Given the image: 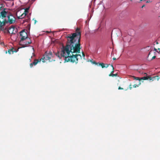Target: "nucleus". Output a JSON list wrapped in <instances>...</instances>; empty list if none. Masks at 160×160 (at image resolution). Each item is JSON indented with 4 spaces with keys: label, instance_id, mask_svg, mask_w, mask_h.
I'll list each match as a JSON object with an SVG mask.
<instances>
[{
    "label": "nucleus",
    "instance_id": "6ab92c4d",
    "mask_svg": "<svg viewBox=\"0 0 160 160\" xmlns=\"http://www.w3.org/2000/svg\"><path fill=\"white\" fill-rule=\"evenodd\" d=\"M156 43L157 44H158V42L157 41H155Z\"/></svg>",
    "mask_w": 160,
    "mask_h": 160
},
{
    "label": "nucleus",
    "instance_id": "f257e3e1",
    "mask_svg": "<svg viewBox=\"0 0 160 160\" xmlns=\"http://www.w3.org/2000/svg\"><path fill=\"white\" fill-rule=\"evenodd\" d=\"M79 31L80 28H78L75 32L68 34L66 37L67 39L66 45L62 47L60 53L58 52L56 53V56L59 58L62 57L64 58L65 62L70 61L76 64L78 63L79 60L82 58L85 59L84 52H82V56L80 54L81 33Z\"/></svg>",
    "mask_w": 160,
    "mask_h": 160
},
{
    "label": "nucleus",
    "instance_id": "c756f323",
    "mask_svg": "<svg viewBox=\"0 0 160 160\" xmlns=\"http://www.w3.org/2000/svg\"><path fill=\"white\" fill-rule=\"evenodd\" d=\"M132 0H130V1H132Z\"/></svg>",
    "mask_w": 160,
    "mask_h": 160
},
{
    "label": "nucleus",
    "instance_id": "dca6fc26",
    "mask_svg": "<svg viewBox=\"0 0 160 160\" xmlns=\"http://www.w3.org/2000/svg\"><path fill=\"white\" fill-rule=\"evenodd\" d=\"M118 89L120 90V89H121V90H122V89H123V88H121V87H119L118 88Z\"/></svg>",
    "mask_w": 160,
    "mask_h": 160
},
{
    "label": "nucleus",
    "instance_id": "f8f14e48",
    "mask_svg": "<svg viewBox=\"0 0 160 160\" xmlns=\"http://www.w3.org/2000/svg\"><path fill=\"white\" fill-rule=\"evenodd\" d=\"M106 65H107V66H105L104 64L103 63H99V66H101V67H102V68H104L105 67L107 68L108 66V65L106 64Z\"/></svg>",
    "mask_w": 160,
    "mask_h": 160
},
{
    "label": "nucleus",
    "instance_id": "a211bd4d",
    "mask_svg": "<svg viewBox=\"0 0 160 160\" xmlns=\"http://www.w3.org/2000/svg\"><path fill=\"white\" fill-rule=\"evenodd\" d=\"M151 54V52H149V53L148 54V58L149 57V56H150Z\"/></svg>",
    "mask_w": 160,
    "mask_h": 160
},
{
    "label": "nucleus",
    "instance_id": "4be33fe9",
    "mask_svg": "<svg viewBox=\"0 0 160 160\" xmlns=\"http://www.w3.org/2000/svg\"><path fill=\"white\" fill-rule=\"evenodd\" d=\"M145 0H140V2L141 1H145Z\"/></svg>",
    "mask_w": 160,
    "mask_h": 160
},
{
    "label": "nucleus",
    "instance_id": "5701e85b",
    "mask_svg": "<svg viewBox=\"0 0 160 160\" xmlns=\"http://www.w3.org/2000/svg\"><path fill=\"white\" fill-rule=\"evenodd\" d=\"M154 50H155L157 52V49H156V48H154Z\"/></svg>",
    "mask_w": 160,
    "mask_h": 160
},
{
    "label": "nucleus",
    "instance_id": "cd10ccee",
    "mask_svg": "<svg viewBox=\"0 0 160 160\" xmlns=\"http://www.w3.org/2000/svg\"><path fill=\"white\" fill-rule=\"evenodd\" d=\"M6 53H7V51H6V52H5Z\"/></svg>",
    "mask_w": 160,
    "mask_h": 160
},
{
    "label": "nucleus",
    "instance_id": "412c9836",
    "mask_svg": "<svg viewBox=\"0 0 160 160\" xmlns=\"http://www.w3.org/2000/svg\"><path fill=\"white\" fill-rule=\"evenodd\" d=\"M93 63L96 64H98V63H97L95 62H93Z\"/></svg>",
    "mask_w": 160,
    "mask_h": 160
},
{
    "label": "nucleus",
    "instance_id": "1a4fd4ad",
    "mask_svg": "<svg viewBox=\"0 0 160 160\" xmlns=\"http://www.w3.org/2000/svg\"><path fill=\"white\" fill-rule=\"evenodd\" d=\"M14 48H12L11 49H9L8 52L10 54H11V53L13 54L14 52H17V51L16 50H14Z\"/></svg>",
    "mask_w": 160,
    "mask_h": 160
},
{
    "label": "nucleus",
    "instance_id": "c85d7f7f",
    "mask_svg": "<svg viewBox=\"0 0 160 160\" xmlns=\"http://www.w3.org/2000/svg\"><path fill=\"white\" fill-rule=\"evenodd\" d=\"M27 46H23L22 47H26Z\"/></svg>",
    "mask_w": 160,
    "mask_h": 160
},
{
    "label": "nucleus",
    "instance_id": "393cba45",
    "mask_svg": "<svg viewBox=\"0 0 160 160\" xmlns=\"http://www.w3.org/2000/svg\"><path fill=\"white\" fill-rule=\"evenodd\" d=\"M145 6V5H143L142 6V8H143Z\"/></svg>",
    "mask_w": 160,
    "mask_h": 160
},
{
    "label": "nucleus",
    "instance_id": "9d476101",
    "mask_svg": "<svg viewBox=\"0 0 160 160\" xmlns=\"http://www.w3.org/2000/svg\"><path fill=\"white\" fill-rule=\"evenodd\" d=\"M27 39L28 40V41H26L24 42V45L26 46L31 44L32 42L30 38H28V39Z\"/></svg>",
    "mask_w": 160,
    "mask_h": 160
},
{
    "label": "nucleus",
    "instance_id": "bb28decb",
    "mask_svg": "<svg viewBox=\"0 0 160 160\" xmlns=\"http://www.w3.org/2000/svg\"><path fill=\"white\" fill-rule=\"evenodd\" d=\"M158 50H159V52H160V48H158Z\"/></svg>",
    "mask_w": 160,
    "mask_h": 160
},
{
    "label": "nucleus",
    "instance_id": "ddd939ff",
    "mask_svg": "<svg viewBox=\"0 0 160 160\" xmlns=\"http://www.w3.org/2000/svg\"><path fill=\"white\" fill-rule=\"evenodd\" d=\"M109 76H112V77H114V76H117V74H111L110 73L109 74Z\"/></svg>",
    "mask_w": 160,
    "mask_h": 160
},
{
    "label": "nucleus",
    "instance_id": "6e6552de",
    "mask_svg": "<svg viewBox=\"0 0 160 160\" xmlns=\"http://www.w3.org/2000/svg\"><path fill=\"white\" fill-rule=\"evenodd\" d=\"M1 16L2 17V18H4L6 17V15H7V12L3 10L1 12Z\"/></svg>",
    "mask_w": 160,
    "mask_h": 160
},
{
    "label": "nucleus",
    "instance_id": "aec40b11",
    "mask_svg": "<svg viewBox=\"0 0 160 160\" xmlns=\"http://www.w3.org/2000/svg\"><path fill=\"white\" fill-rule=\"evenodd\" d=\"M113 60H116V58L114 57V58H113Z\"/></svg>",
    "mask_w": 160,
    "mask_h": 160
},
{
    "label": "nucleus",
    "instance_id": "b1692460",
    "mask_svg": "<svg viewBox=\"0 0 160 160\" xmlns=\"http://www.w3.org/2000/svg\"><path fill=\"white\" fill-rule=\"evenodd\" d=\"M150 2V1H147L146 2H147V3H148V2Z\"/></svg>",
    "mask_w": 160,
    "mask_h": 160
},
{
    "label": "nucleus",
    "instance_id": "39448f33",
    "mask_svg": "<svg viewBox=\"0 0 160 160\" xmlns=\"http://www.w3.org/2000/svg\"><path fill=\"white\" fill-rule=\"evenodd\" d=\"M20 36H21V41H23L26 39H28L27 34L24 30L21 31L20 32Z\"/></svg>",
    "mask_w": 160,
    "mask_h": 160
},
{
    "label": "nucleus",
    "instance_id": "0eeeda50",
    "mask_svg": "<svg viewBox=\"0 0 160 160\" xmlns=\"http://www.w3.org/2000/svg\"><path fill=\"white\" fill-rule=\"evenodd\" d=\"M42 60V59H35L33 62L31 63L30 64V66L31 68H32L33 66H35L39 62H40Z\"/></svg>",
    "mask_w": 160,
    "mask_h": 160
},
{
    "label": "nucleus",
    "instance_id": "7ed1b4c3",
    "mask_svg": "<svg viewBox=\"0 0 160 160\" xmlns=\"http://www.w3.org/2000/svg\"><path fill=\"white\" fill-rule=\"evenodd\" d=\"M52 53L51 51L49 52L48 51L46 52L43 56V58H41L42 62H45V60H49L50 61L51 58L52 57Z\"/></svg>",
    "mask_w": 160,
    "mask_h": 160
},
{
    "label": "nucleus",
    "instance_id": "4468645a",
    "mask_svg": "<svg viewBox=\"0 0 160 160\" xmlns=\"http://www.w3.org/2000/svg\"><path fill=\"white\" fill-rule=\"evenodd\" d=\"M111 66L112 68V71L111 72V73L113 74L112 73L114 72V68L112 65H111Z\"/></svg>",
    "mask_w": 160,
    "mask_h": 160
},
{
    "label": "nucleus",
    "instance_id": "9b49d317",
    "mask_svg": "<svg viewBox=\"0 0 160 160\" xmlns=\"http://www.w3.org/2000/svg\"><path fill=\"white\" fill-rule=\"evenodd\" d=\"M26 15V14L24 13H22L21 15L18 16V18L19 19H21L23 18Z\"/></svg>",
    "mask_w": 160,
    "mask_h": 160
},
{
    "label": "nucleus",
    "instance_id": "20e7f679",
    "mask_svg": "<svg viewBox=\"0 0 160 160\" xmlns=\"http://www.w3.org/2000/svg\"><path fill=\"white\" fill-rule=\"evenodd\" d=\"M8 20L7 21L6 20H5L3 21L2 22V26L4 25L6 23L9 22L10 24H12L14 23L15 22V19L14 17L12 14H10L7 16Z\"/></svg>",
    "mask_w": 160,
    "mask_h": 160
},
{
    "label": "nucleus",
    "instance_id": "f3484780",
    "mask_svg": "<svg viewBox=\"0 0 160 160\" xmlns=\"http://www.w3.org/2000/svg\"><path fill=\"white\" fill-rule=\"evenodd\" d=\"M155 58H156V56H153L152 57V60L153 59H154Z\"/></svg>",
    "mask_w": 160,
    "mask_h": 160
},
{
    "label": "nucleus",
    "instance_id": "423d86ee",
    "mask_svg": "<svg viewBox=\"0 0 160 160\" xmlns=\"http://www.w3.org/2000/svg\"><path fill=\"white\" fill-rule=\"evenodd\" d=\"M8 31L10 34H15L17 31V29L14 26H12L9 28Z\"/></svg>",
    "mask_w": 160,
    "mask_h": 160
},
{
    "label": "nucleus",
    "instance_id": "a878e982",
    "mask_svg": "<svg viewBox=\"0 0 160 160\" xmlns=\"http://www.w3.org/2000/svg\"><path fill=\"white\" fill-rule=\"evenodd\" d=\"M35 23H36V22H37V21L36 20H35Z\"/></svg>",
    "mask_w": 160,
    "mask_h": 160
},
{
    "label": "nucleus",
    "instance_id": "f03ea898",
    "mask_svg": "<svg viewBox=\"0 0 160 160\" xmlns=\"http://www.w3.org/2000/svg\"><path fill=\"white\" fill-rule=\"evenodd\" d=\"M132 77L133 78L134 80H139L138 84L137 85L136 84H135L134 85H133V87L134 88H136L138 87L141 84L140 81L141 80H149L150 81H153L154 80H158L160 78L158 76H153L152 77H151L150 76H147V77H143L140 78L139 77H136L134 76H132Z\"/></svg>",
    "mask_w": 160,
    "mask_h": 160
},
{
    "label": "nucleus",
    "instance_id": "2eb2a0df",
    "mask_svg": "<svg viewBox=\"0 0 160 160\" xmlns=\"http://www.w3.org/2000/svg\"><path fill=\"white\" fill-rule=\"evenodd\" d=\"M129 88L130 89V90H131L132 88V85L131 84H130L129 85Z\"/></svg>",
    "mask_w": 160,
    "mask_h": 160
}]
</instances>
